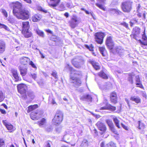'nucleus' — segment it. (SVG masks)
Here are the masks:
<instances>
[{
  "mask_svg": "<svg viewBox=\"0 0 147 147\" xmlns=\"http://www.w3.org/2000/svg\"><path fill=\"white\" fill-rule=\"evenodd\" d=\"M10 6L13 7V13L15 16L19 19H28L29 17L30 12L28 10L22 9V4L19 2H12L10 4Z\"/></svg>",
  "mask_w": 147,
  "mask_h": 147,
  "instance_id": "nucleus-1",
  "label": "nucleus"
},
{
  "mask_svg": "<svg viewBox=\"0 0 147 147\" xmlns=\"http://www.w3.org/2000/svg\"><path fill=\"white\" fill-rule=\"evenodd\" d=\"M63 114L60 111H57L56 113L52 120L53 123L55 125L60 124L63 120Z\"/></svg>",
  "mask_w": 147,
  "mask_h": 147,
  "instance_id": "nucleus-2",
  "label": "nucleus"
},
{
  "mask_svg": "<svg viewBox=\"0 0 147 147\" xmlns=\"http://www.w3.org/2000/svg\"><path fill=\"white\" fill-rule=\"evenodd\" d=\"M69 81L74 84V85L76 87H78L81 86L82 82L81 80L76 77H73L72 74L70 75Z\"/></svg>",
  "mask_w": 147,
  "mask_h": 147,
  "instance_id": "nucleus-3",
  "label": "nucleus"
},
{
  "mask_svg": "<svg viewBox=\"0 0 147 147\" xmlns=\"http://www.w3.org/2000/svg\"><path fill=\"white\" fill-rule=\"evenodd\" d=\"M95 39L96 42L99 44H101L103 39L105 36V34L101 32H97L94 34Z\"/></svg>",
  "mask_w": 147,
  "mask_h": 147,
  "instance_id": "nucleus-4",
  "label": "nucleus"
},
{
  "mask_svg": "<svg viewBox=\"0 0 147 147\" xmlns=\"http://www.w3.org/2000/svg\"><path fill=\"white\" fill-rule=\"evenodd\" d=\"M43 114L42 111L38 110L34 112H32L30 114L31 119L33 120H36L39 119Z\"/></svg>",
  "mask_w": 147,
  "mask_h": 147,
  "instance_id": "nucleus-5",
  "label": "nucleus"
},
{
  "mask_svg": "<svg viewBox=\"0 0 147 147\" xmlns=\"http://www.w3.org/2000/svg\"><path fill=\"white\" fill-rule=\"evenodd\" d=\"M67 69H68L70 71V75L72 74L73 77H76L77 76H80L82 75V73L81 71L74 70L68 64L67 65L65 68V70H66Z\"/></svg>",
  "mask_w": 147,
  "mask_h": 147,
  "instance_id": "nucleus-6",
  "label": "nucleus"
},
{
  "mask_svg": "<svg viewBox=\"0 0 147 147\" xmlns=\"http://www.w3.org/2000/svg\"><path fill=\"white\" fill-rule=\"evenodd\" d=\"M121 7L123 10L125 12H129L131 10V3L129 1L123 2Z\"/></svg>",
  "mask_w": 147,
  "mask_h": 147,
  "instance_id": "nucleus-7",
  "label": "nucleus"
},
{
  "mask_svg": "<svg viewBox=\"0 0 147 147\" xmlns=\"http://www.w3.org/2000/svg\"><path fill=\"white\" fill-rule=\"evenodd\" d=\"M106 44L109 49L112 50L113 48L114 43L112 40V37L111 36H109L107 37Z\"/></svg>",
  "mask_w": 147,
  "mask_h": 147,
  "instance_id": "nucleus-8",
  "label": "nucleus"
},
{
  "mask_svg": "<svg viewBox=\"0 0 147 147\" xmlns=\"http://www.w3.org/2000/svg\"><path fill=\"white\" fill-rule=\"evenodd\" d=\"M80 22L77 17L73 16L70 21V25L71 28H75Z\"/></svg>",
  "mask_w": 147,
  "mask_h": 147,
  "instance_id": "nucleus-9",
  "label": "nucleus"
},
{
  "mask_svg": "<svg viewBox=\"0 0 147 147\" xmlns=\"http://www.w3.org/2000/svg\"><path fill=\"white\" fill-rule=\"evenodd\" d=\"M96 125L98 129L102 131V134L106 131V127L104 123L100 121H98L96 124Z\"/></svg>",
  "mask_w": 147,
  "mask_h": 147,
  "instance_id": "nucleus-10",
  "label": "nucleus"
},
{
  "mask_svg": "<svg viewBox=\"0 0 147 147\" xmlns=\"http://www.w3.org/2000/svg\"><path fill=\"white\" fill-rule=\"evenodd\" d=\"M17 88L18 92H26L27 89L26 85L23 84H18Z\"/></svg>",
  "mask_w": 147,
  "mask_h": 147,
  "instance_id": "nucleus-11",
  "label": "nucleus"
},
{
  "mask_svg": "<svg viewBox=\"0 0 147 147\" xmlns=\"http://www.w3.org/2000/svg\"><path fill=\"white\" fill-rule=\"evenodd\" d=\"M60 1V0H50L49 2L47 1L49 5L53 7L57 6Z\"/></svg>",
  "mask_w": 147,
  "mask_h": 147,
  "instance_id": "nucleus-12",
  "label": "nucleus"
},
{
  "mask_svg": "<svg viewBox=\"0 0 147 147\" xmlns=\"http://www.w3.org/2000/svg\"><path fill=\"white\" fill-rule=\"evenodd\" d=\"M99 88L102 90H105L110 89L112 88V84L110 82H108L107 84L105 85H100L99 86Z\"/></svg>",
  "mask_w": 147,
  "mask_h": 147,
  "instance_id": "nucleus-13",
  "label": "nucleus"
},
{
  "mask_svg": "<svg viewBox=\"0 0 147 147\" xmlns=\"http://www.w3.org/2000/svg\"><path fill=\"white\" fill-rule=\"evenodd\" d=\"M34 30L38 36L42 37H44V35L43 32L39 30L37 26H36L34 27Z\"/></svg>",
  "mask_w": 147,
  "mask_h": 147,
  "instance_id": "nucleus-14",
  "label": "nucleus"
},
{
  "mask_svg": "<svg viewBox=\"0 0 147 147\" xmlns=\"http://www.w3.org/2000/svg\"><path fill=\"white\" fill-rule=\"evenodd\" d=\"M110 99L112 102L114 103L117 102V95L115 92H112L111 95Z\"/></svg>",
  "mask_w": 147,
  "mask_h": 147,
  "instance_id": "nucleus-15",
  "label": "nucleus"
},
{
  "mask_svg": "<svg viewBox=\"0 0 147 147\" xmlns=\"http://www.w3.org/2000/svg\"><path fill=\"white\" fill-rule=\"evenodd\" d=\"M80 99L81 100H86L88 102H91L92 98L90 95L87 94L82 96L80 98Z\"/></svg>",
  "mask_w": 147,
  "mask_h": 147,
  "instance_id": "nucleus-16",
  "label": "nucleus"
},
{
  "mask_svg": "<svg viewBox=\"0 0 147 147\" xmlns=\"http://www.w3.org/2000/svg\"><path fill=\"white\" fill-rule=\"evenodd\" d=\"M101 110L109 109L112 111H114L116 110V107H115L112 106L111 105H107L106 106L101 107Z\"/></svg>",
  "mask_w": 147,
  "mask_h": 147,
  "instance_id": "nucleus-17",
  "label": "nucleus"
},
{
  "mask_svg": "<svg viewBox=\"0 0 147 147\" xmlns=\"http://www.w3.org/2000/svg\"><path fill=\"white\" fill-rule=\"evenodd\" d=\"M41 18V15L39 14H36L32 16V20L33 22H36L39 20Z\"/></svg>",
  "mask_w": 147,
  "mask_h": 147,
  "instance_id": "nucleus-18",
  "label": "nucleus"
},
{
  "mask_svg": "<svg viewBox=\"0 0 147 147\" xmlns=\"http://www.w3.org/2000/svg\"><path fill=\"white\" fill-rule=\"evenodd\" d=\"M140 33V29L137 27H136L133 28L132 33V35L133 38L135 37L137 35L139 34Z\"/></svg>",
  "mask_w": 147,
  "mask_h": 147,
  "instance_id": "nucleus-19",
  "label": "nucleus"
},
{
  "mask_svg": "<svg viewBox=\"0 0 147 147\" xmlns=\"http://www.w3.org/2000/svg\"><path fill=\"white\" fill-rule=\"evenodd\" d=\"M11 72L12 74L13 77L17 81L19 80L20 78L18 76L17 71L14 69H12L11 70Z\"/></svg>",
  "mask_w": 147,
  "mask_h": 147,
  "instance_id": "nucleus-20",
  "label": "nucleus"
},
{
  "mask_svg": "<svg viewBox=\"0 0 147 147\" xmlns=\"http://www.w3.org/2000/svg\"><path fill=\"white\" fill-rule=\"evenodd\" d=\"M22 32L24 35V37L26 38H28L31 37L32 35L31 32H30L29 30H22Z\"/></svg>",
  "mask_w": 147,
  "mask_h": 147,
  "instance_id": "nucleus-21",
  "label": "nucleus"
},
{
  "mask_svg": "<svg viewBox=\"0 0 147 147\" xmlns=\"http://www.w3.org/2000/svg\"><path fill=\"white\" fill-rule=\"evenodd\" d=\"M101 147H116L115 144L113 142H110L105 146L104 145V143L102 142L101 144Z\"/></svg>",
  "mask_w": 147,
  "mask_h": 147,
  "instance_id": "nucleus-22",
  "label": "nucleus"
},
{
  "mask_svg": "<svg viewBox=\"0 0 147 147\" xmlns=\"http://www.w3.org/2000/svg\"><path fill=\"white\" fill-rule=\"evenodd\" d=\"M20 60L21 63L24 65L27 64L30 61V59L26 57H22Z\"/></svg>",
  "mask_w": 147,
  "mask_h": 147,
  "instance_id": "nucleus-23",
  "label": "nucleus"
},
{
  "mask_svg": "<svg viewBox=\"0 0 147 147\" xmlns=\"http://www.w3.org/2000/svg\"><path fill=\"white\" fill-rule=\"evenodd\" d=\"M30 27L29 22H23L22 23V30H29Z\"/></svg>",
  "mask_w": 147,
  "mask_h": 147,
  "instance_id": "nucleus-24",
  "label": "nucleus"
},
{
  "mask_svg": "<svg viewBox=\"0 0 147 147\" xmlns=\"http://www.w3.org/2000/svg\"><path fill=\"white\" fill-rule=\"evenodd\" d=\"M130 100L135 102L136 103L138 104L141 102V99L138 96H131Z\"/></svg>",
  "mask_w": 147,
  "mask_h": 147,
  "instance_id": "nucleus-25",
  "label": "nucleus"
},
{
  "mask_svg": "<svg viewBox=\"0 0 147 147\" xmlns=\"http://www.w3.org/2000/svg\"><path fill=\"white\" fill-rule=\"evenodd\" d=\"M2 122L8 130H9L12 129L13 128V126L10 123L7 122L6 120L3 121Z\"/></svg>",
  "mask_w": 147,
  "mask_h": 147,
  "instance_id": "nucleus-26",
  "label": "nucleus"
},
{
  "mask_svg": "<svg viewBox=\"0 0 147 147\" xmlns=\"http://www.w3.org/2000/svg\"><path fill=\"white\" fill-rule=\"evenodd\" d=\"M5 44L4 42H0V53H3L5 51Z\"/></svg>",
  "mask_w": 147,
  "mask_h": 147,
  "instance_id": "nucleus-27",
  "label": "nucleus"
},
{
  "mask_svg": "<svg viewBox=\"0 0 147 147\" xmlns=\"http://www.w3.org/2000/svg\"><path fill=\"white\" fill-rule=\"evenodd\" d=\"M109 12L112 14L116 13L117 14H121L122 12L117 9L114 8L110 9L109 10Z\"/></svg>",
  "mask_w": 147,
  "mask_h": 147,
  "instance_id": "nucleus-28",
  "label": "nucleus"
},
{
  "mask_svg": "<svg viewBox=\"0 0 147 147\" xmlns=\"http://www.w3.org/2000/svg\"><path fill=\"white\" fill-rule=\"evenodd\" d=\"M46 123V120L44 118H42L40 121L38 122L37 123V124L41 127H44V125H45Z\"/></svg>",
  "mask_w": 147,
  "mask_h": 147,
  "instance_id": "nucleus-29",
  "label": "nucleus"
},
{
  "mask_svg": "<svg viewBox=\"0 0 147 147\" xmlns=\"http://www.w3.org/2000/svg\"><path fill=\"white\" fill-rule=\"evenodd\" d=\"M136 85L137 86L141 88L142 87V86L140 80L139 75H137L136 76Z\"/></svg>",
  "mask_w": 147,
  "mask_h": 147,
  "instance_id": "nucleus-30",
  "label": "nucleus"
},
{
  "mask_svg": "<svg viewBox=\"0 0 147 147\" xmlns=\"http://www.w3.org/2000/svg\"><path fill=\"white\" fill-rule=\"evenodd\" d=\"M19 70L20 71V74L22 76H25L27 72V69L26 68L20 67Z\"/></svg>",
  "mask_w": 147,
  "mask_h": 147,
  "instance_id": "nucleus-31",
  "label": "nucleus"
},
{
  "mask_svg": "<svg viewBox=\"0 0 147 147\" xmlns=\"http://www.w3.org/2000/svg\"><path fill=\"white\" fill-rule=\"evenodd\" d=\"M114 50L120 55H122V53H123L124 52L123 49L120 47H115L114 48Z\"/></svg>",
  "mask_w": 147,
  "mask_h": 147,
  "instance_id": "nucleus-32",
  "label": "nucleus"
},
{
  "mask_svg": "<svg viewBox=\"0 0 147 147\" xmlns=\"http://www.w3.org/2000/svg\"><path fill=\"white\" fill-rule=\"evenodd\" d=\"M91 63L94 68L96 70H98L100 69V67L98 63H96L94 61H91Z\"/></svg>",
  "mask_w": 147,
  "mask_h": 147,
  "instance_id": "nucleus-33",
  "label": "nucleus"
},
{
  "mask_svg": "<svg viewBox=\"0 0 147 147\" xmlns=\"http://www.w3.org/2000/svg\"><path fill=\"white\" fill-rule=\"evenodd\" d=\"M113 119L116 126L118 128H120L121 127L119 125V121L117 119V117H113Z\"/></svg>",
  "mask_w": 147,
  "mask_h": 147,
  "instance_id": "nucleus-34",
  "label": "nucleus"
},
{
  "mask_svg": "<svg viewBox=\"0 0 147 147\" xmlns=\"http://www.w3.org/2000/svg\"><path fill=\"white\" fill-rule=\"evenodd\" d=\"M99 50L103 56H105L106 55V50L104 47H99Z\"/></svg>",
  "mask_w": 147,
  "mask_h": 147,
  "instance_id": "nucleus-35",
  "label": "nucleus"
},
{
  "mask_svg": "<svg viewBox=\"0 0 147 147\" xmlns=\"http://www.w3.org/2000/svg\"><path fill=\"white\" fill-rule=\"evenodd\" d=\"M38 107V105L37 104L34 105H30L29 106L28 108V111L30 112Z\"/></svg>",
  "mask_w": 147,
  "mask_h": 147,
  "instance_id": "nucleus-36",
  "label": "nucleus"
},
{
  "mask_svg": "<svg viewBox=\"0 0 147 147\" xmlns=\"http://www.w3.org/2000/svg\"><path fill=\"white\" fill-rule=\"evenodd\" d=\"M138 122V128L140 129H144L145 126L144 124L140 121H139Z\"/></svg>",
  "mask_w": 147,
  "mask_h": 147,
  "instance_id": "nucleus-37",
  "label": "nucleus"
},
{
  "mask_svg": "<svg viewBox=\"0 0 147 147\" xmlns=\"http://www.w3.org/2000/svg\"><path fill=\"white\" fill-rule=\"evenodd\" d=\"M98 75L100 76L103 78L106 79L108 78L107 75L102 71L100 72Z\"/></svg>",
  "mask_w": 147,
  "mask_h": 147,
  "instance_id": "nucleus-38",
  "label": "nucleus"
},
{
  "mask_svg": "<svg viewBox=\"0 0 147 147\" xmlns=\"http://www.w3.org/2000/svg\"><path fill=\"white\" fill-rule=\"evenodd\" d=\"M26 93V92H19V94H18V95L20 97L25 99L27 97Z\"/></svg>",
  "mask_w": 147,
  "mask_h": 147,
  "instance_id": "nucleus-39",
  "label": "nucleus"
},
{
  "mask_svg": "<svg viewBox=\"0 0 147 147\" xmlns=\"http://www.w3.org/2000/svg\"><path fill=\"white\" fill-rule=\"evenodd\" d=\"M73 65L76 67L77 68H79L80 67V66L78 64V63L75 61V59H73L71 61Z\"/></svg>",
  "mask_w": 147,
  "mask_h": 147,
  "instance_id": "nucleus-40",
  "label": "nucleus"
},
{
  "mask_svg": "<svg viewBox=\"0 0 147 147\" xmlns=\"http://www.w3.org/2000/svg\"><path fill=\"white\" fill-rule=\"evenodd\" d=\"M96 5L97 7H99L100 8V9H101L104 11H105V8L104 7V6L102 5L101 4H99L98 3H96Z\"/></svg>",
  "mask_w": 147,
  "mask_h": 147,
  "instance_id": "nucleus-41",
  "label": "nucleus"
},
{
  "mask_svg": "<svg viewBox=\"0 0 147 147\" xmlns=\"http://www.w3.org/2000/svg\"><path fill=\"white\" fill-rule=\"evenodd\" d=\"M106 122L110 128L113 126V123L111 121L109 120H107L106 121Z\"/></svg>",
  "mask_w": 147,
  "mask_h": 147,
  "instance_id": "nucleus-42",
  "label": "nucleus"
},
{
  "mask_svg": "<svg viewBox=\"0 0 147 147\" xmlns=\"http://www.w3.org/2000/svg\"><path fill=\"white\" fill-rule=\"evenodd\" d=\"M8 22L11 24H13L15 23L16 21L14 18H10L8 20Z\"/></svg>",
  "mask_w": 147,
  "mask_h": 147,
  "instance_id": "nucleus-43",
  "label": "nucleus"
},
{
  "mask_svg": "<svg viewBox=\"0 0 147 147\" xmlns=\"http://www.w3.org/2000/svg\"><path fill=\"white\" fill-rule=\"evenodd\" d=\"M1 11L5 17L6 18L7 17V14L6 11L4 9H2L1 10Z\"/></svg>",
  "mask_w": 147,
  "mask_h": 147,
  "instance_id": "nucleus-44",
  "label": "nucleus"
},
{
  "mask_svg": "<svg viewBox=\"0 0 147 147\" xmlns=\"http://www.w3.org/2000/svg\"><path fill=\"white\" fill-rule=\"evenodd\" d=\"M69 137V135H65L63 138V141L67 143H68L67 141V140H68V138Z\"/></svg>",
  "mask_w": 147,
  "mask_h": 147,
  "instance_id": "nucleus-45",
  "label": "nucleus"
},
{
  "mask_svg": "<svg viewBox=\"0 0 147 147\" xmlns=\"http://www.w3.org/2000/svg\"><path fill=\"white\" fill-rule=\"evenodd\" d=\"M0 26L1 28H3L5 30H9L8 27L6 26L3 24L0 23Z\"/></svg>",
  "mask_w": 147,
  "mask_h": 147,
  "instance_id": "nucleus-46",
  "label": "nucleus"
},
{
  "mask_svg": "<svg viewBox=\"0 0 147 147\" xmlns=\"http://www.w3.org/2000/svg\"><path fill=\"white\" fill-rule=\"evenodd\" d=\"M86 47L90 51H93V46L92 45H91L90 46H88V45H86Z\"/></svg>",
  "mask_w": 147,
  "mask_h": 147,
  "instance_id": "nucleus-47",
  "label": "nucleus"
},
{
  "mask_svg": "<svg viewBox=\"0 0 147 147\" xmlns=\"http://www.w3.org/2000/svg\"><path fill=\"white\" fill-rule=\"evenodd\" d=\"M57 73L55 71H53L51 74L56 79H57Z\"/></svg>",
  "mask_w": 147,
  "mask_h": 147,
  "instance_id": "nucleus-48",
  "label": "nucleus"
},
{
  "mask_svg": "<svg viewBox=\"0 0 147 147\" xmlns=\"http://www.w3.org/2000/svg\"><path fill=\"white\" fill-rule=\"evenodd\" d=\"M45 129L48 132L51 131L52 129V127L51 126H48L47 127H45Z\"/></svg>",
  "mask_w": 147,
  "mask_h": 147,
  "instance_id": "nucleus-49",
  "label": "nucleus"
},
{
  "mask_svg": "<svg viewBox=\"0 0 147 147\" xmlns=\"http://www.w3.org/2000/svg\"><path fill=\"white\" fill-rule=\"evenodd\" d=\"M133 74V73L132 74ZM133 74H131V75H129V77L128 78V80L131 84L133 82L132 78Z\"/></svg>",
  "mask_w": 147,
  "mask_h": 147,
  "instance_id": "nucleus-50",
  "label": "nucleus"
},
{
  "mask_svg": "<svg viewBox=\"0 0 147 147\" xmlns=\"http://www.w3.org/2000/svg\"><path fill=\"white\" fill-rule=\"evenodd\" d=\"M5 145L4 141L2 139H0V147H2Z\"/></svg>",
  "mask_w": 147,
  "mask_h": 147,
  "instance_id": "nucleus-51",
  "label": "nucleus"
},
{
  "mask_svg": "<svg viewBox=\"0 0 147 147\" xmlns=\"http://www.w3.org/2000/svg\"><path fill=\"white\" fill-rule=\"evenodd\" d=\"M29 64L31 65L32 66V67L35 68H37L36 66L35 65V64L33 63V62L32 61H29Z\"/></svg>",
  "mask_w": 147,
  "mask_h": 147,
  "instance_id": "nucleus-52",
  "label": "nucleus"
},
{
  "mask_svg": "<svg viewBox=\"0 0 147 147\" xmlns=\"http://www.w3.org/2000/svg\"><path fill=\"white\" fill-rule=\"evenodd\" d=\"M4 98V96L3 92H0V101H3Z\"/></svg>",
  "mask_w": 147,
  "mask_h": 147,
  "instance_id": "nucleus-53",
  "label": "nucleus"
},
{
  "mask_svg": "<svg viewBox=\"0 0 147 147\" xmlns=\"http://www.w3.org/2000/svg\"><path fill=\"white\" fill-rule=\"evenodd\" d=\"M23 48V47L22 45L21 44L20 45L17 46L16 47V50L18 51L20 50L21 49H22Z\"/></svg>",
  "mask_w": 147,
  "mask_h": 147,
  "instance_id": "nucleus-54",
  "label": "nucleus"
},
{
  "mask_svg": "<svg viewBox=\"0 0 147 147\" xmlns=\"http://www.w3.org/2000/svg\"><path fill=\"white\" fill-rule=\"evenodd\" d=\"M65 7L63 4H61L59 7V10L60 11H63Z\"/></svg>",
  "mask_w": 147,
  "mask_h": 147,
  "instance_id": "nucleus-55",
  "label": "nucleus"
},
{
  "mask_svg": "<svg viewBox=\"0 0 147 147\" xmlns=\"http://www.w3.org/2000/svg\"><path fill=\"white\" fill-rule=\"evenodd\" d=\"M111 131L115 134H117V132L113 126L112 127L110 128Z\"/></svg>",
  "mask_w": 147,
  "mask_h": 147,
  "instance_id": "nucleus-56",
  "label": "nucleus"
},
{
  "mask_svg": "<svg viewBox=\"0 0 147 147\" xmlns=\"http://www.w3.org/2000/svg\"><path fill=\"white\" fill-rule=\"evenodd\" d=\"M142 39H143L146 42L147 40V38L145 34L144 33L142 35Z\"/></svg>",
  "mask_w": 147,
  "mask_h": 147,
  "instance_id": "nucleus-57",
  "label": "nucleus"
},
{
  "mask_svg": "<svg viewBox=\"0 0 147 147\" xmlns=\"http://www.w3.org/2000/svg\"><path fill=\"white\" fill-rule=\"evenodd\" d=\"M32 77L34 80L37 77L36 74L35 73H32L31 74Z\"/></svg>",
  "mask_w": 147,
  "mask_h": 147,
  "instance_id": "nucleus-58",
  "label": "nucleus"
},
{
  "mask_svg": "<svg viewBox=\"0 0 147 147\" xmlns=\"http://www.w3.org/2000/svg\"><path fill=\"white\" fill-rule=\"evenodd\" d=\"M50 102L53 105L56 104V103L55 101V99L54 98H52L51 100L50 101Z\"/></svg>",
  "mask_w": 147,
  "mask_h": 147,
  "instance_id": "nucleus-59",
  "label": "nucleus"
},
{
  "mask_svg": "<svg viewBox=\"0 0 147 147\" xmlns=\"http://www.w3.org/2000/svg\"><path fill=\"white\" fill-rule=\"evenodd\" d=\"M141 7V6L140 4H138V6L137 7V11L138 12L140 11V8Z\"/></svg>",
  "mask_w": 147,
  "mask_h": 147,
  "instance_id": "nucleus-60",
  "label": "nucleus"
},
{
  "mask_svg": "<svg viewBox=\"0 0 147 147\" xmlns=\"http://www.w3.org/2000/svg\"><path fill=\"white\" fill-rule=\"evenodd\" d=\"M36 49H37V50H38L39 51V53L41 55V57L42 58H45V56L43 55V54L41 52V51H40V50L39 49H38L37 48H36Z\"/></svg>",
  "mask_w": 147,
  "mask_h": 147,
  "instance_id": "nucleus-61",
  "label": "nucleus"
},
{
  "mask_svg": "<svg viewBox=\"0 0 147 147\" xmlns=\"http://www.w3.org/2000/svg\"><path fill=\"white\" fill-rule=\"evenodd\" d=\"M28 94V96H29V97L30 98L32 99H33L34 98V95H32L31 94Z\"/></svg>",
  "mask_w": 147,
  "mask_h": 147,
  "instance_id": "nucleus-62",
  "label": "nucleus"
},
{
  "mask_svg": "<svg viewBox=\"0 0 147 147\" xmlns=\"http://www.w3.org/2000/svg\"><path fill=\"white\" fill-rule=\"evenodd\" d=\"M121 125L122 126V127L124 129H125L126 130H128L127 128V127L126 126H125V125H124L122 123H121Z\"/></svg>",
  "mask_w": 147,
  "mask_h": 147,
  "instance_id": "nucleus-63",
  "label": "nucleus"
},
{
  "mask_svg": "<svg viewBox=\"0 0 147 147\" xmlns=\"http://www.w3.org/2000/svg\"><path fill=\"white\" fill-rule=\"evenodd\" d=\"M0 111L1 113H2L4 114H6V111L4 109H0Z\"/></svg>",
  "mask_w": 147,
  "mask_h": 147,
  "instance_id": "nucleus-64",
  "label": "nucleus"
}]
</instances>
